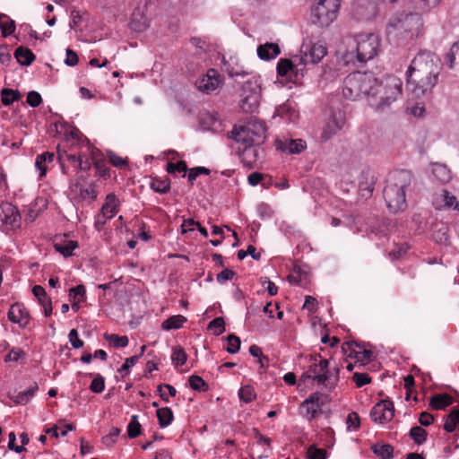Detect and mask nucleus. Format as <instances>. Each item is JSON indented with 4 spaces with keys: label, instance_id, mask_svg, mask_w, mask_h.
Segmentation results:
<instances>
[{
    "label": "nucleus",
    "instance_id": "60",
    "mask_svg": "<svg viewBox=\"0 0 459 459\" xmlns=\"http://www.w3.org/2000/svg\"><path fill=\"white\" fill-rule=\"evenodd\" d=\"M351 378L358 387H362L371 381L370 377L367 373L355 372Z\"/></svg>",
    "mask_w": 459,
    "mask_h": 459
},
{
    "label": "nucleus",
    "instance_id": "48",
    "mask_svg": "<svg viewBox=\"0 0 459 459\" xmlns=\"http://www.w3.org/2000/svg\"><path fill=\"white\" fill-rule=\"evenodd\" d=\"M188 382L193 390L198 392H205L208 390V384L199 376H191L188 379Z\"/></svg>",
    "mask_w": 459,
    "mask_h": 459
},
{
    "label": "nucleus",
    "instance_id": "50",
    "mask_svg": "<svg viewBox=\"0 0 459 459\" xmlns=\"http://www.w3.org/2000/svg\"><path fill=\"white\" fill-rule=\"evenodd\" d=\"M151 187L153 191L160 194L168 193L170 189V181L166 179H153L151 183Z\"/></svg>",
    "mask_w": 459,
    "mask_h": 459
},
{
    "label": "nucleus",
    "instance_id": "61",
    "mask_svg": "<svg viewBox=\"0 0 459 459\" xmlns=\"http://www.w3.org/2000/svg\"><path fill=\"white\" fill-rule=\"evenodd\" d=\"M408 246L406 244H402L399 246H396L393 250L390 251L389 256L390 259L394 261L401 258L403 255L406 254L408 250Z\"/></svg>",
    "mask_w": 459,
    "mask_h": 459
},
{
    "label": "nucleus",
    "instance_id": "57",
    "mask_svg": "<svg viewBox=\"0 0 459 459\" xmlns=\"http://www.w3.org/2000/svg\"><path fill=\"white\" fill-rule=\"evenodd\" d=\"M276 113L281 117L291 119L295 114V109L287 102L276 108Z\"/></svg>",
    "mask_w": 459,
    "mask_h": 459
},
{
    "label": "nucleus",
    "instance_id": "5",
    "mask_svg": "<svg viewBox=\"0 0 459 459\" xmlns=\"http://www.w3.org/2000/svg\"><path fill=\"white\" fill-rule=\"evenodd\" d=\"M375 82L376 77L372 73H350L346 76V100H355L362 94L370 96L372 90L375 89Z\"/></svg>",
    "mask_w": 459,
    "mask_h": 459
},
{
    "label": "nucleus",
    "instance_id": "53",
    "mask_svg": "<svg viewBox=\"0 0 459 459\" xmlns=\"http://www.w3.org/2000/svg\"><path fill=\"white\" fill-rule=\"evenodd\" d=\"M105 388V379L100 374L95 375L90 385V390L96 394H100Z\"/></svg>",
    "mask_w": 459,
    "mask_h": 459
},
{
    "label": "nucleus",
    "instance_id": "38",
    "mask_svg": "<svg viewBox=\"0 0 459 459\" xmlns=\"http://www.w3.org/2000/svg\"><path fill=\"white\" fill-rule=\"evenodd\" d=\"M2 103L4 106H10L14 101H18L22 95L19 91L9 88H4L1 91Z\"/></svg>",
    "mask_w": 459,
    "mask_h": 459
},
{
    "label": "nucleus",
    "instance_id": "26",
    "mask_svg": "<svg viewBox=\"0 0 459 459\" xmlns=\"http://www.w3.org/2000/svg\"><path fill=\"white\" fill-rule=\"evenodd\" d=\"M242 154V161L244 165L249 169H252L254 163L260 158L261 150L254 145L245 144Z\"/></svg>",
    "mask_w": 459,
    "mask_h": 459
},
{
    "label": "nucleus",
    "instance_id": "31",
    "mask_svg": "<svg viewBox=\"0 0 459 459\" xmlns=\"http://www.w3.org/2000/svg\"><path fill=\"white\" fill-rule=\"evenodd\" d=\"M119 201L114 193H110L106 196L104 204L101 207L103 215L110 213V218L117 213Z\"/></svg>",
    "mask_w": 459,
    "mask_h": 459
},
{
    "label": "nucleus",
    "instance_id": "9",
    "mask_svg": "<svg viewBox=\"0 0 459 459\" xmlns=\"http://www.w3.org/2000/svg\"><path fill=\"white\" fill-rule=\"evenodd\" d=\"M317 357L310 356L309 361L311 364L308 368V372L312 375L313 380L316 381L318 385H323L325 387H332L338 378L339 369L334 368V372H332L329 368V361L325 359H322L321 356Z\"/></svg>",
    "mask_w": 459,
    "mask_h": 459
},
{
    "label": "nucleus",
    "instance_id": "17",
    "mask_svg": "<svg viewBox=\"0 0 459 459\" xmlns=\"http://www.w3.org/2000/svg\"><path fill=\"white\" fill-rule=\"evenodd\" d=\"M299 65L290 59H281L277 64V74L281 77L289 76L290 81L292 77L296 79L299 74L303 76L304 67L299 68Z\"/></svg>",
    "mask_w": 459,
    "mask_h": 459
},
{
    "label": "nucleus",
    "instance_id": "3",
    "mask_svg": "<svg viewBox=\"0 0 459 459\" xmlns=\"http://www.w3.org/2000/svg\"><path fill=\"white\" fill-rule=\"evenodd\" d=\"M379 46V38L374 33L356 34L346 39V72L350 70V63L354 58L360 64L373 59L377 55Z\"/></svg>",
    "mask_w": 459,
    "mask_h": 459
},
{
    "label": "nucleus",
    "instance_id": "11",
    "mask_svg": "<svg viewBox=\"0 0 459 459\" xmlns=\"http://www.w3.org/2000/svg\"><path fill=\"white\" fill-rule=\"evenodd\" d=\"M240 108L246 113H253L261 100V87L257 81L247 80L241 87Z\"/></svg>",
    "mask_w": 459,
    "mask_h": 459
},
{
    "label": "nucleus",
    "instance_id": "18",
    "mask_svg": "<svg viewBox=\"0 0 459 459\" xmlns=\"http://www.w3.org/2000/svg\"><path fill=\"white\" fill-rule=\"evenodd\" d=\"M8 319L18 324L21 327H25L30 322V315L22 303H14L11 306L8 314Z\"/></svg>",
    "mask_w": 459,
    "mask_h": 459
},
{
    "label": "nucleus",
    "instance_id": "8",
    "mask_svg": "<svg viewBox=\"0 0 459 459\" xmlns=\"http://www.w3.org/2000/svg\"><path fill=\"white\" fill-rule=\"evenodd\" d=\"M388 225L387 221L380 220L377 216L368 217L367 221L360 214L351 215L346 218V226L354 228L358 232H371L377 236H385Z\"/></svg>",
    "mask_w": 459,
    "mask_h": 459
},
{
    "label": "nucleus",
    "instance_id": "16",
    "mask_svg": "<svg viewBox=\"0 0 459 459\" xmlns=\"http://www.w3.org/2000/svg\"><path fill=\"white\" fill-rule=\"evenodd\" d=\"M352 13L359 20H369L376 14V4L371 0H356Z\"/></svg>",
    "mask_w": 459,
    "mask_h": 459
},
{
    "label": "nucleus",
    "instance_id": "58",
    "mask_svg": "<svg viewBox=\"0 0 459 459\" xmlns=\"http://www.w3.org/2000/svg\"><path fill=\"white\" fill-rule=\"evenodd\" d=\"M187 166H186V163L184 161V160H180L177 163H173V162H169L167 164V171L169 173V174H174L175 172H184L186 173L187 171ZM186 174L183 175V177H185Z\"/></svg>",
    "mask_w": 459,
    "mask_h": 459
},
{
    "label": "nucleus",
    "instance_id": "14",
    "mask_svg": "<svg viewBox=\"0 0 459 459\" xmlns=\"http://www.w3.org/2000/svg\"><path fill=\"white\" fill-rule=\"evenodd\" d=\"M377 178L369 169H365L359 178L358 193L361 199L368 200L372 196Z\"/></svg>",
    "mask_w": 459,
    "mask_h": 459
},
{
    "label": "nucleus",
    "instance_id": "13",
    "mask_svg": "<svg viewBox=\"0 0 459 459\" xmlns=\"http://www.w3.org/2000/svg\"><path fill=\"white\" fill-rule=\"evenodd\" d=\"M394 416V406L391 400L384 399L374 405L370 411L373 421L383 424L390 421Z\"/></svg>",
    "mask_w": 459,
    "mask_h": 459
},
{
    "label": "nucleus",
    "instance_id": "15",
    "mask_svg": "<svg viewBox=\"0 0 459 459\" xmlns=\"http://www.w3.org/2000/svg\"><path fill=\"white\" fill-rule=\"evenodd\" d=\"M221 84L220 74L215 69H209L207 74L199 78L195 85L200 91L210 93Z\"/></svg>",
    "mask_w": 459,
    "mask_h": 459
},
{
    "label": "nucleus",
    "instance_id": "12",
    "mask_svg": "<svg viewBox=\"0 0 459 459\" xmlns=\"http://www.w3.org/2000/svg\"><path fill=\"white\" fill-rule=\"evenodd\" d=\"M301 56L299 58V64L304 66L318 64L326 55V48L323 45L314 44L312 46L303 44L301 46Z\"/></svg>",
    "mask_w": 459,
    "mask_h": 459
},
{
    "label": "nucleus",
    "instance_id": "47",
    "mask_svg": "<svg viewBox=\"0 0 459 459\" xmlns=\"http://www.w3.org/2000/svg\"><path fill=\"white\" fill-rule=\"evenodd\" d=\"M105 339L109 342L115 348H124L128 345V338L127 336H118L117 334L112 333H105Z\"/></svg>",
    "mask_w": 459,
    "mask_h": 459
},
{
    "label": "nucleus",
    "instance_id": "41",
    "mask_svg": "<svg viewBox=\"0 0 459 459\" xmlns=\"http://www.w3.org/2000/svg\"><path fill=\"white\" fill-rule=\"evenodd\" d=\"M0 29L3 37L12 35L15 30V22L11 20L6 14L0 16Z\"/></svg>",
    "mask_w": 459,
    "mask_h": 459
},
{
    "label": "nucleus",
    "instance_id": "51",
    "mask_svg": "<svg viewBox=\"0 0 459 459\" xmlns=\"http://www.w3.org/2000/svg\"><path fill=\"white\" fill-rule=\"evenodd\" d=\"M239 399L245 403H251L256 396L251 385L242 386L238 391Z\"/></svg>",
    "mask_w": 459,
    "mask_h": 459
},
{
    "label": "nucleus",
    "instance_id": "45",
    "mask_svg": "<svg viewBox=\"0 0 459 459\" xmlns=\"http://www.w3.org/2000/svg\"><path fill=\"white\" fill-rule=\"evenodd\" d=\"M92 160L97 174L103 178H109V169L106 166L105 161L97 158L95 152L92 153Z\"/></svg>",
    "mask_w": 459,
    "mask_h": 459
},
{
    "label": "nucleus",
    "instance_id": "1",
    "mask_svg": "<svg viewBox=\"0 0 459 459\" xmlns=\"http://www.w3.org/2000/svg\"><path fill=\"white\" fill-rule=\"evenodd\" d=\"M439 67L430 52H420L411 61L407 72L406 88L414 97L430 93L437 82Z\"/></svg>",
    "mask_w": 459,
    "mask_h": 459
},
{
    "label": "nucleus",
    "instance_id": "36",
    "mask_svg": "<svg viewBox=\"0 0 459 459\" xmlns=\"http://www.w3.org/2000/svg\"><path fill=\"white\" fill-rule=\"evenodd\" d=\"M445 62L451 69L459 65V40L452 45L445 56Z\"/></svg>",
    "mask_w": 459,
    "mask_h": 459
},
{
    "label": "nucleus",
    "instance_id": "44",
    "mask_svg": "<svg viewBox=\"0 0 459 459\" xmlns=\"http://www.w3.org/2000/svg\"><path fill=\"white\" fill-rule=\"evenodd\" d=\"M356 347L359 348V356L355 364L359 363V367H362L372 360L373 352L364 348V346L356 343Z\"/></svg>",
    "mask_w": 459,
    "mask_h": 459
},
{
    "label": "nucleus",
    "instance_id": "49",
    "mask_svg": "<svg viewBox=\"0 0 459 459\" xmlns=\"http://www.w3.org/2000/svg\"><path fill=\"white\" fill-rule=\"evenodd\" d=\"M208 330L213 331V334L216 336L221 335L225 332V322L223 317H216L212 320L207 326Z\"/></svg>",
    "mask_w": 459,
    "mask_h": 459
},
{
    "label": "nucleus",
    "instance_id": "55",
    "mask_svg": "<svg viewBox=\"0 0 459 459\" xmlns=\"http://www.w3.org/2000/svg\"><path fill=\"white\" fill-rule=\"evenodd\" d=\"M308 459H325L326 452L323 448H317L315 445L308 446L307 450Z\"/></svg>",
    "mask_w": 459,
    "mask_h": 459
},
{
    "label": "nucleus",
    "instance_id": "40",
    "mask_svg": "<svg viewBox=\"0 0 459 459\" xmlns=\"http://www.w3.org/2000/svg\"><path fill=\"white\" fill-rule=\"evenodd\" d=\"M459 424V409L454 408L451 412L446 417L444 429L447 432H453Z\"/></svg>",
    "mask_w": 459,
    "mask_h": 459
},
{
    "label": "nucleus",
    "instance_id": "33",
    "mask_svg": "<svg viewBox=\"0 0 459 459\" xmlns=\"http://www.w3.org/2000/svg\"><path fill=\"white\" fill-rule=\"evenodd\" d=\"M55 155L53 152H46L37 156L35 166L40 171L39 177L42 178L46 175L47 168L45 166L46 163L52 162L54 160Z\"/></svg>",
    "mask_w": 459,
    "mask_h": 459
},
{
    "label": "nucleus",
    "instance_id": "59",
    "mask_svg": "<svg viewBox=\"0 0 459 459\" xmlns=\"http://www.w3.org/2000/svg\"><path fill=\"white\" fill-rule=\"evenodd\" d=\"M211 173V170L205 167H195L189 170L188 173V181L191 185L194 184V181L196 179V178L202 174L204 175H209Z\"/></svg>",
    "mask_w": 459,
    "mask_h": 459
},
{
    "label": "nucleus",
    "instance_id": "19",
    "mask_svg": "<svg viewBox=\"0 0 459 459\" xmlns=\"http://www.w3.org/2000/svg\"><path fill=\"white\" fill-rule=\"evenodd\" d=\"M277 148L288 154H298L307 147L306 142L302 139L285 138L276 141Z\"/></svg>",
    "mask_w": 459,
    "mask_h": 459
},
{
    "label": "nucleus",
    "instance_id": "52",
    "mask_svg": "<svg viewBox=\"0 0 459 459\" xmlns=\"http://www.w3.org/2000/svg\"><path fill=\"white\" fill-rule=\"evenodd\" d=\"M228 342L227 351L230 354L237 353L240 349V339L235 334H230L226 337Z\"/></svg>",
    "mask_w": 459,
    "mask_h": 459
},
{
    "label": "nucleus",
    "instance_id": "56",
    "mask_svg": "<svg viewBox=\"0 0 459 459\" xmlns=\"http://www.w3.org/2000/svg\"><path fill=\"white\" fill-rule=\"evenodd\" d=\"M120 432L121 429L119 428H112L109 434L102 437V443L108 447L112 446L116 443V438L120 435Z\"/></svg>",
    "mask_w": 459,
    "mask_h": 459
},
{
    "label": "nucleus",
    "instance_id": "43",
    "mask_svg": "<svg viewBox=\"0 0 459 459\" xmlns=\"http://www.w3.org/2000/svg\"><path fill=\"white\" fill-rule=\"evenodd\" d=\"M187 359V355L181 346H176L172 350L171 360L175 367L183 366Z\"/></svg>",
    "mask_w": 459,
    "mask_h": 459
},
{
    "label": "nucleus",
    "instance_id": "64",
    "mask_svg": "<svg viewBox=\"0 0 459 459\" xmlns=\"http://www.w3.org/2000/svg\"><path fill=\"white\" fill-rule=\"evenodd\" d=\"M41 102H42V98L39 92L31 91L28 93L27 103L30 107L37 108L41 104Z\"/></svg>",
    "mask_w": 459,
    "mask_h": 459
},
{
    "label": "nucleus",
    "instance_id": "30",
    "mask_svg": "<svg viewBox=\"0 0 459 459\" xmlns=\"http://www.w3.org/2000/svg\"><path fill=\"white\" fill-rule=\"evenodd\" d=\"M454 403V398L448 394H436L431 397L430 406L435 410H443Z\"/></svg>",
    "mask_w": 459,
    "mask_h": 459
},
{
    "label": "nucleus",
    "instance_id": "42",
    "mask_svg": "<svg viewBox=\"0 0 459 459\" xmlns=\"http://www.w3.org/2000/svg\"><path fill=\"white\" fill-rule=\"evenodd\" d=\"M437 227L432 233L433 239L437 243L446 244L448 242V227L445 223H440Z\"/></svg>",
    "mask_w": 459,
    "mask_h": 459
},
{
    "label": "nucleus",
    "instance_id": "20",
    "mask_svg": "<svg viewBox=\"0 0 459 459\" xmlns=\"http://www.w3.org/2000/svg\"><path fill=\"white\" fill-rule=\"evenodd\" d=\"M2 209L4 223L9 225L12 230L20 228L22 217L18 208L12 204H5Z\"/></svg>",
    "mask_w": 459,
    "mask_h": 459
},
{
    "label": "nucleus",
    "instance_id": "54",
    "mask_svg": "<svg viewBox=\"0 0 459 459\" xmlns=\"http://www.w3.org/2000/svg\"><path fill=\"white\" fill-rule=\"evenodd\" d=\"M360 426V418L358 413L351 411L346 416V429L348 430H356Z\"/></svg>",
    "mask_w": 459,
    "mask_h": 459
},
{
    "label": "nucleus",
    "instance_id": "21",
    "mask_svg": "<svg viewBox=\"0 0 459 459\" xmlns=\"http://www.w3.org/2000/svg\"><path fill=\"white\" fill-rule=\"evenodd\" d=\"M403 33V19L401 13L389 19L386 25V36L388 39H391L397 38Z\"/></svg>",
    "mask_w": 459,
    "mask_h": 459
},
{
    "label": "nucleus",
    "instance_id": "34",
    "mask_svg": "<svg viewBox=\"0 0 459 459\" xmlns=\"http://www.w3.org/2000/svg\"><path fill=\"white\" fill-rule=\"evenodd\" d=\"M372 452L382 459L394 457V447L389 444H375L371 446Z\"/></svg>",
    "mask_w": 459,
    "mask_h": 459
},
{
    "label": "nucleus",
    "instance_id": "37",
    "mask_svg": "<svg viewBox=\"0 0 459 459\" xmlns=\"http://www.w3.org/2000/svg\"><path fill=\"white\" fill-rule=\"evenodd\" d=\"M185 322H186V317L184 316H172L162 322L161 328L166 331L179 329Z\"/></svg>",
    "mask_w": 459,
    "mask_h": 459
},
{
    "label": "nucleus",
    "instance_id": "6",
    "mask_svg": "<svg viewBox=\"0 0 459 459\" xmlns=\"http://www.w3.org/2000/svg\"><path fill=\"white\" fill-rule=\"evenodd\" d=\"M265 125L257 119H251L246 126L235 127L230 132V138L238 143L250 145H261L265 139Z\"/></svg>",
    "mask_w": 459,
    "mask_h": 459
},
{
    "label": "nucleus",
    "instance_id": "46",
    "mask_svg": "<svg viewBox=\"0 0 459 459\" xmlns=\"http://www.w3.org/2000/svg\"><path fill=\"white\" fill-rule=\"evenodd\" d=\"M409 435L413 439L415 444L422 445L427 439L428 433L421 427L415 426L411 429Z\"/></svg>",
    "mask_w": 459,
    "mask_h": 459
},
{
    "label": "nucleus",
    "instance_id": "22",
    "mask_svg": "<svg viewBox=\"0 0 459 459\" xmlns=\"http://www.w3.org/2000/svg\"><path fill=\"white\" fill-rule=\"evenodd\" d=\"M321 405L322 403H319V395L317 394H312L301 403V408L306 410V417L311 420L322 411Z\"/></svg>",
    "mask_w": 459,
    "mask_h": 459
},
{
    "label": "nucleus",
    "instance_id": "63",
    "mask_svg": "<svg viewBox=\"0 0 459 459\" xmlns=\"http://www.w3.org/2000/svg\"><path fill=\"white\" fill-rule=\"evenodd\" d=\"M139 360V356H132L127 358L122 367L118 369V372L123 375H127L129 373V369L134 366Z\"/></svg>",
    "mask_w": 459,
    "mask_h": 459
},
{
    "label": "nucleus",
    "instance_id": "7",
    "mask_svg": "<svg viewBox=\"0 0 459 459\" xmlns=\"http://www.w3.org/2000/svg\"><path fill=\"white\" fill-rule=\"evenodd\" d=\"M310 21L319 27L328 26L335 20L342 0H313Z\"/></svg>",
    "mask_w": 459,
    "mask_h": 459
},
{
    "label": "nucleus",
    "instance_id": "2",
    "mask_svg": "<svg viewBox=\"0 0 459 459\" xmlns=\"http://www.w3.org/2000/svg\"><path fill=\"white\" fill-rule=\"evenodd\" d=\"M413 179V173L408 169H396L389 173L383 196L391 212H398L407 207L406 192Z\"/></svg>",
    "mask_w": 459,
    "mask_h": 459
},
{
    "label": "nucleus",
    "instance_id": "29",
    "mask_svg": "<svg viewBox=\"0 0 459 459\" xmlns=\"http://www.w3.org/2000/svg\"><path fill=\"white\" fill-rule=\"evenodd\" d=\"M39 389L38 384L33 383L27 390L21 391L16 394H10V398L17 404H26Z\"/></svg>",
    "mask_w": 459,
    "mask_h": 459
},
{
    "label": "nucleus",
    "instance_id": "32",
    "mask_svg": "<svg viewBox=\"0 0 459 459\" xmlns=\"http://www.w3.org/2000/svg\"><path fill=\"white\" fill-rule=\"evenodd\" d=\"M156 415L160 428H166L174 420L173 411L169 407H162L157 410Z\"/></svg>",
    "mask_w": 459,
    "mask_h": 459
},
{
    "label": "nucleus",
    "instance_id": "24",
    "mask_svg": "<svg viewBox=\"0 0 459 459\" xmlns=\"http://www.w3.org/2000/svg\"><path fill=\"white\" fill-rule=\"evenodd\" d=\"M403 19V32L405 34L411 33L413 30H418L422 25L420 14L415 11V13H402Z\"/></svg>",
    "mask_w": 459,
    "mask_h": 459
},
{
    "label": "nucleus",
    "instance_id": "28",
    "mask_svg": "<svg viewBox=\"0 0 459 459\" xmlns=\"http://www.w3.org/2000/svg\"><path fill=\"white\" fill-rule=\"evenodd\" d=\"M432 174L435 177V178L441 184H446L452 178L450 169L447 168L446 165L442 163L432 164Z\"/></svg>",
    "mask_w": 459,
    "mask_h": 459
},
{
    "label": "nucleus",
    "instance_id": "4",
    "mask_svg": "<svg viewBox=\"0 0 459 459\" xmlns=\"http://www.w3.org/2000/svg\"><path fill=\"white\" fill-rule=\"evenodd\" d=\"M373 85L375 89L372 90L370 96L378 97L379 100L370 105L377 110H384L402 94V82L395 76H387L380 82L376 78Z\"/></svg>",
    "mask_w": 459,
    "mask_h": 459
},
{
    "label": "nucleus",
    "instance_id": "27",
    "mask_svg": "<svg viewBox=\"0 0 459 459\" xmlns=\"http://www.w3.org/2000/svg\"><path fill=\"white\" fill-rule=\"evenodd\" d=\"M280 48L275 43H266L257 48V56L263 60H271L280 54Z\"/></svg>",
    "mask_w": 459,
    "mask_h": 459
},
{
    "label": "nucleus",
    "instance_id": "25",
    "mask_svg": "<svg viewBox=\"0 0 459 459\" xmlns=\"http://www.w3.org/2000/svg\"><path fill=\"white\" fill-rule=\"evenodd\" d=\"M13 56L16 61L23 66L30 65L36 59V56L33 52L22 46L15 49Z\"/></svg>",
    "mask_w": 459,
    "mask_h": 459
},
{
    "label": "nucleus",
    "instance_id": "10",
    "mask_svg": "<svg viewBox=\"0 0 459 459\" xmlns=\"http://www.w3.org/2000/svg\"><path fill=\"white\" fill-rule=\"evenodd\" d=\"M329 108L331 112V119L324 127L321 134L323 141H328L333 134L342 129L343 124L344 113L342 109L343 107L342 99L338 95L332 96L329 100Z\"/></svg>",
    "mask_w": 459,
    "mask_h": 459
},
{
    "label": "nucleus",
    "instance_id": "62",
    "mask_svg": "<svg viewBox=\"0 0 459 459\" xmlns=\"http://www.w3.org/2000/svg\"><path fill=\"white\" fill-rule=\"evenodd\" d=\"M68 339L74 349L83 347L84 342L79 338L76 329H72L68 334Z\"/></svg>",
    "mask_w": 459,
    "mask_h": 459
},
{
    "label": "nucleus",
    "instance_id": "23",
    "mask_svg": "<svg viewBox=\"0 0 459 459\" xmlns=\"http://www.w3.org/2000/svg\"><path fill=\"white\" fill-rule=\"evenodd\" d=\"M53 245L55 250L62 254L65 257L71 256L73 251L78 247L77 241L68 240L64 237L56 238Z\"/></svg>",
    "mask_w": 459,
    "mask_h": 459
},
{
    "label": "nucleus",
    "instance_id": "35",
    "mask_svg": "<svg viewBox=\"0 0 459 459\" xmlns=\"http://www.w3.org/2000/svg\"><path fill=\"white\" fill-rule=\"evenodd\" d=\"M441 0H411L413 9L420 13L429 12L430 9L437 7Z\"/></svg>",
    "mask_w": 459,
    "mask_h": 459
},
{
    "label": "nucleus",
    "instance_id": "39",
    "mask_svg": "<svg viewBox=\"0 0 459 459\" xmlns=\"http://www.w3.org/2000/svg\"><path fill=\"white\" fill-rule=\"evenodd\" d=\"M74 187L78 189V198L80 200H86L87 198H90L91 200L94 201L98 196V192L95 189V186L93 184H91L89 188H85L83 186L76 183Z\"/></svg>",
    "mask_w": 459,
    "mask_h": 459
}]
</instances>
